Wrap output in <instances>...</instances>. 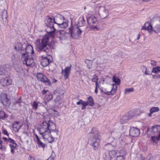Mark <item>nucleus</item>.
Listing matches in <instances>:
<instances>
[{
  "instance_id": "obj_35",
  "label": "nucleus",
  "mask_w": 160,
  "mask_h": 160,
  "mask_svg": "<svg viewBox=\"0 0 160 160\" xmlns=\"http://www.w3.org/2000/svg\"><path fill=\"white\" fill-rule=\"evenodd\" d=\"M88 102L89 103V105L90 106H92L94 104L93 99L91 97H89L88 100Z\"/></svg>"
},
{
  "instance_id": "obj_17",
  "label": "nucleus",
  "mask_w": 160,
  "mask_h": 160,
  "mask_svg": "<svg viewBox=\"0 0 160 160\" xmlns=\"http://www.w3.org/2000/svg\"><path fill=\"white\" fill-rule=\"evenodd\" d=\"M96 16L92 15L87 18V22L88 24L90 26H92L93 24L98 22V20Z\"/></svg>"
},
{
  "instance_id": "obj_2",
  "label": "nucleus",
  "mask_w": 160,
  "mask_h": 160,
  "mask_svg": "<svg viewBox=\"0 0 160 160\" xmlns=\"http://www.w3.org/2000/svg\"><path fill=\"white\" fill-rule=\"evenodd\" d=\"M49 36L48 35L44 36L41 39H38L35 43L38 51H40L41 53L45 52V54L49 52V49L47 47L48 42L49 40Z\"/></svg>"
},
{
  "instance_id": "obj_50",
  "label": "nucleus",
  "mask_w": 160,
  "mask_h": 160,
  "mask_svg": "<svg viewBox=\"0 0 160 160\" xmlns=\"http://www.w3.org/2000/svg\"><path fill=\"white\" fill-rule=\"evenodd\" d=\"M55 157L56 155L55 153L52 151L51 156L49 158H51L53 159V160H54V158H55Z\"/></svg>"
},
{
  "instance_id": "obj_41",
  "label": "nucleus",
  "mask_w": 160,
  "mask_h": 160,
  "mask_svg": "<svg viewBox=\"0 0 160 160\" xmlns=\"http://www.w3.org/2000/svg\"><path fill=\"white\" fill-rule=\"evenodd\" d=\"M5 114L4 112L2 111H0V119H4L6 118Z\"/></svg>"
},
{
  "instance_id": "obj_3",
  "label": "nucleus",
  "mask_w": 160,
  "mask_h": 160,
  "mask_svg": "<svg viewBox=\"0 0 160 160\" xmlns=\"http://www.w3.org/2000/svg\"><path fill=\"white\" fill-rule=\"evenodd\" d=\"M92 144L94 150L97 149L100 141V133L95 128H93L89 133Z\"/></svg>"
},
{
  "instance_id": "obj_14",
  "label": "nucleus",
  "mask_w": 160,
  "mask_h": 160,
  "mask_svg": "<svg viewBox=\"0 0 160 160\" xmlns=\"http://www.w3.org/2000/svg\"><path fill=\"white\" fill-rule=\"evenodd\" d=\"M37 78L38 80L45 82L47 85H49L51 83V81L41 73H38L37 74Z\"/></svg>"
},
{
  "instance_id": "obj_4",
  "label": "nucleus",
  "mask_w": 160,
  "mask_h": 160,
  "mask_svg": "<svg viewBox=\"0 0 160 160\" xmlns=\"http://www.w3.org/2000/svg\"><path fill=\"white\" fill-rule=\"evenodd\" d=\"M92 12L97 16H99L103 19L107 17L109 15V10L108 9L104 6L99 5L94 7Z\"/></svg>"
},
{
  "instance_id": "obj_52",
  "label": "nucleus",
  "mask_w": 160,
  "mask_h": 160,
  "mask_svg": "<svg viewBox=\"0 0 160 160\" xmlns=\"http://www.w3.org/2000/svg\"><path fill=\"white\" fill-rule=\"evenodd\" d=\"M95 92L96 93H98V88H99V87L98 86V83H96V84H95Z\"/></svg>"
},
{
  "instance_id": "obj_10",
  "label": "nucleus",
  "mask_w": 160,
  "mask_h": 160,
  "mask_svg": "<svg viewBox=\"0 0 160 160\" xmlns=\"http://www.w3.org/2000/svg\"><path fill=\"white\" fill-rule=\"evenodd\" d=\"M29 56H25L24 57L22 56V60L23 64H26L27 66H32L34 65V60L33 57L30 58Z\"/></svg>"
},
{
  "instance_id": "obj_62",
  "label": "nucleus",
  "mask_w": 160,
  "mask_h": 160,
  "mask_svg": "<svg viewBox=\"0 0 160 160\" xmlns=\"http://www.w3.org/2000/svg\"><path fill=\"white\" fill-rule=\"evenodd\" d=\"M49 47L52 49L53 48L54 46V45H53V43L52 42L51 44H50L49 45Z\"/></svg>"
},
{
  "instance_id": "obj_58",
  "label": "nucleus",
  "mask_w": 160,
  "mask_h": 160,
  "mask_svg": "<svg viewBox=\"0 0 160 160\" xmlns=\"http://www.w3.org/2000/svg\"><path fill=\"white\" fill-rule=\"evenodd\" d=\"M8 142L11 143L15 142V141L13 140L10 138H9L8 139Z\"/></svg>"
},
{
  "instance_id": "obj_33",
  "label": "nucleus",
  "mask_w": 160,
  "mask_h": 160,
  "mask_svg": "<svg viewBox=\"0 0 160 160\" xmlns=\"http://www.w3.org/2000/svg\"><path fill=\"white\" fill-rule=\"evenodd\" d=\"M133 91L134 89L133 88H127L125 89L124 93L125 94H127L131 92H133Z\"/></svg>"
},
{
  "instance_id": "obj_51",
  "label": "nucleus",
  "mask_w": 160,
  "mask_h": 160,
  "mask_svg": "<svg viewBox=\"0 0 160 160\" xmlns=\"http://www.w3.org/2000/svg\"><path fill=\"white\" fill-rule=\"evenodd\" d=\"M144 68L145 69V73L146 74L150 75L151 74V73H150V72H149L148 70H147L146 67L144 66Z\"/></svg>"
},
{
  "instance_id": "obj_43",
  "label": "nucleus",
  "mask_w": 160,
  "mask_h": 160,
  "mask_svg": "<svg viewBox=\"0 0 160 160\" xmlns=\"http://www.w3.org/2000/svg\"><path fill=\"white\" fill-rule=\"evenodd\" d=\"M61 100V98L59 96H57L56 98L54 100V101L56 103H58V104H60V101Z\"/></svg>"
},
{
  "instance_id": "obj_60",
  "label": "nucleus",
  "mask_w": 160,
  "mask_h": 160,
  "mask_svg": "<svg viewBox=\"0 0 160 160\" xmlns=\"http://www.w3.org/2000/svg\"><path fill=\"white\" fill-rule=\"evenodd\" d=\"M81 22L83 24L84 22H85V20L84 19V17L83 16L81 18Z\"/></svg>"
},
{
  "instance_id": "obj_1",
  "label": "nucleus",
  "mask_w": 160,
  "mask_h": 160,
  "mask_svg": "<svg viewBox=\"0 0 160 160\" xmlns=\"http://www.w3.org/2000/svg\"><path fill=\"white\" fill-rule=\"evenodd\" d=\"M64 17L60 15H58L55 17V19L52 17H49L47 19V27L46 31L49 35L52 37H54V31L55 29L54 27V22L55 23L58 25L60 27L63 28H66L68 26L67 22H64Z\"/></svg>"
},
{
  "instance_id": "obj_54",
  "label": "nucleus",
  "mask_w": 160,
  "mask_h": 160,
  "mask_svg": "<svg viewBox=\"0 0 160 160\" xmlns=\"http://www.w3.org/2000/svg\"><path fill=\"white\" fill-rule=\"evenodd\" d=\"M85 62H86V63H87L88 64H91V65L92 63V60H87L85 61Z\"/></svg>"
},
{
  "instance_id": "obj_27",
  "label": "nucleus",
  "mask_w": 160,
  "mask_h": 160,
  "mask_svg": "<svg viewBox=\"0 0 160 160\" xmlns=\"http://www.w3.org/2000/svg\"><path fill=\"white\" fill-rule=\"evenodd\" d=\"M8 66V65H6L1 66L0 68V75L5 74L7 72L6 68Z\"/></svg>"
},
{
  "instance_id": "obj_47",
  "label": "nucleus",
  "mask_w": 160,
  "mask_h": 160,
  "mask_svg": "<svg viewBox=\"0 0 160 160\" xmlns=\"http://www.w3.org/2000/svg\"><path fill=\"white\" fill-rule=\"evenodd\" d=\"M90 29L92 30H94V31H97L99 30L98 28L96 25L94 26H91Z\"/></svg>"
},
{
  "instance_id": "obj_15",
  "label": "nucleus",
  "mask_w": 160,
  "mask_h": 160,
  "mask_svg": "<svg viewBox=\"0 0 160 160\" xmlns=\"http://www.w3.org/2000/svg\"><path fill=\"white\" fill-rule=\"evenodd\" d=\"M67 33L63 30H58L56 32L54 35L58 38L60 40H63L66 38V35ZM54 37H53L54 38Z\"/></svg>"
},
{
  "instance_id": "obj_18",
  "label": "nucleus",
  "mask_w": 160,
  "mask_h": 160,
  "mask_svg": "<svg viewBox=\"0 0 160 160\" xmlns=\"http://www.w3.org/2000/svg\"><path fill=\"white\" fill-rule=\"evenodd\" d=\"M12 82V81L11 79L7 78H3L0 81V83L4 87L11 85Z\"/></svg>"
},
{
  "instance_id": "obj_13",
  "label": "nucleus",
  "mask_w": 160,
  "mask_h": 160,
  "mask_svg": "<svg viewBox=\"0 0 160 160\" xmlns=\"http://www.w3.org/2000/svg\"><path fill=\"white\" fill-rule=\"evenodd\" d=\"M40 134L42 135L43 138L46 142L51 143L54 140L53 138L49 132H46L43 133H40Z\"/></svg>"
},
{
  "instance_id": "obj_7",
  "label": "nucleus",
  "mask_w": 160,
  "mask_h": 160,
  "mask_svg": "<svg viewBox=\"0 0 160 160\" xmlns=\"http://www.w3.org/2000/svg\"><path fill=\"white\" fill-rule=\"evenodd\" d=\"M24 47L23 50H22L21 54L22 57H24L25 56H29V55H32L34 53V51L32 46L30 45L26 46L24 44Z\"/></svg>"
},
{
  "instance_id": "obj_56",
  "label": "nucleus",
  "mask_w": 160,
  "mask_h": 160,
  "mask_svg": "<svg viewBox=\"0 0 160 160\" xmlns=\"http://www.w3.org/2000/svg\"><path fill=\"white\" fill-rule=\"evenodd\" d=\"M104 79L103 78H102L101 79H100L99 82L100 83H102V84H103L104 82Z\"/></svg>"
},
{
  "instance_id": "obj_37",
  "label": "nucleus",
  "mask_w": 160,
  "mask_h": 160,
  "mask_svg": "<svg viewBox=\"0 0 160 160\" xmlns=\"http://www.w3.org/2000/svg\"><path fill=\"white\" fill-rule=\"evenodd\" d=\"M98 76H97L96 74H95L93 76V77L92 79V82H95V84H96V83H98Z\"/></svg>"
},
{
  "instance_id": "obj_49",
  "label": "nucleus",
  "mask_w": 160,
  "mask_h": 160,
  "mask_svg": "<svg viewBox=\"0 0 160 160\" xmlns=\"http://www.w3.org/2000/svg\"><path fill=\"white\" fill-rule=\"evenodd\" d=\"M17 57V54H13L12 56L11 57V58L12 61L13 62V61H15Z\"/></svg>"
},
{
  "instance_id": "obj_21",
  "label": "nucleus",
  "mask_w": 160,
  "mask_h": 160,
  "mask_svg": "<svg viewBox=\"0 0 160 160\" xmlns=\"http://www.w3.org/2000/svg\"><path fill=\"white\" fill-rule=\"evenodd\" d=\"M142 29L146 30L150 33H151L153 30L152 26L148 22H146L145 23L144 25L142 27Z\"/></svg>"
},
{
  "instance_id": "obj_42",
  "label": "nucleus",
  "mask_w": 160,
  "mask_h": 160,
  "mask_svg": "<svg viewBox=\"0 0 160 160\" xmlns=\"http://www.w3.org/2000/svg\"><path fill=\"white\" fill-rule=\"evenodd\" d=\"M2 12V18L3 19V17L4 16L5 18H7L8 17L7 11L4 9Z\"/></svg>"
},
{
  "instance_id": "obj_29",
  "label": "nucleus",
  "mask_w": 160,
  "mask_h": 160,
  "mask_svg": "<svg viewBox=\"0 0 160 160\" xmlns=\"http://www.w3.org/2000/svg\"><path fill=\"white\" fill-rule=\"evenodd\" d=\"M43 119L44 120V121L43 122H46L48 123L52 122L51 121L50 115L49 114L44 115L43 116Z\"/></svg>"
},
{
  "instance_id": "obj_34",
  "label": "nucleus",
  "mask_w": 160,
  "mask_h": 160,
  "mask_svg": "<svg viewBox=\"0 0 160 160\" xmlns=\"http://www.w3.org/2000/svg\"><path fill=\"white\" fill-rule=\"evenodd\" d=\"M57 93L59 95H62L64 93V91L62 89H58L55 91V93Z\"/></svg>"
},
{
  "instance_id": "obj_11",
  "label": "nucleus",
  "mask_w": 160,
  "mask_h": 160,
  "mask_svg": "<svg viewBox=\"0 0 160 160\" xmlns=\"http://www.w3.org/2000/svg\"><path fill=\"white\" fill-rule=\"evenodd\" d=\"M116 154L117 152L115 150L107 151L103 156L105 160H110L111 158L114 157Z\"/></svg>"
},
{
  "instance_id": "obj_19",
  "label": "nucleus",
  "mask_w": 160,
  "mask_h": 160,
  "mask_svg": "<svg viewBox=\"0 0 160 160\" xmlns=\"http://www.w3.org/2000/svg\"><path fill=\"white\" fill-rule=\"evenodd\" d=\"M1 101L3 105L7 106L9 104V101L6 94H2L1 96Z\"/></svg>"
},
{
  "instance_id": "obj_40",
  "label": "nucleus",
  "mask_w": 160,
  "mask_h": 160,
  "mask_svg": "<svg viewBox=\"0 0 160 160\" xmlns=\"http://www.w3.org/2000/svg\"><path fill=\"white\" fill-rule=\"evenodd\" d=\"M41 104V103L39 102H34L33 104H32V107L33 108L36 110L38 108V104Z\"/></svg>"
},
{
  "instance_id": "obj_61",
  "label": "nucleus",
  "mask_w": 160,
  "mask_h": 160,
  "mask_svg": "<svg viewBox=\"0 0 160 160\" xmlns=\"http://www.w3.org/2000/svg\"><path fill=\"white\" fill-rule=\"evenodd\" d=\"M83 101L81 99L79 100V101L77 102V104L78 105H79L80 104H81L82 105V103Z\"/></svg>"
},
{
  "instance_id": "obj_8",
  "label": "nucleus",
  "mask_w": 160,
  "mask_h": 160,
  "mask_svg": "<svg viewBox=\"0 0 160 160\" xmlns=\"http://www.w3.org/2000/svg\"><path fill=\"white\" fill-rule=\"evenodd\" d=\"M53 123V122L48 123L46 122H43L38 129L40 133H43L45 132L49 131L51 126Z\"/></svg>"
},
{
  "instance_id": "obj_24",
  "label": "nucleus",
  "mask_w": 160,
  "mask_h": 160,
  "mask_svg": "<svg viewBox=\"0 0 160 160\" xmlns=\"http://www.w3.org/2000/svg\"><path fill=\"white\" fill-rule=\"evenodd\" d=\"M160 139V133L158 135L152 136L151 137V142L155 144H157Z\"/></svg>"
},
{
  "instance_id": "obj_44",
  "label": "nucleus",
  "mask_w": 160,
  "mask_h": 160,
  "mask_svg": "<svg viewBox=\"0 0 160 160\" xmlns=\"http://www.w3.org/2000/svg\"><path fill=\"white\" fill-rule=\"evenodd\" d=\"M133 117V116L132 115H129L128 116H124L123 117V119L124 120H129L132 119Z\"/></svg>"
},
{
  "instance_id": "obj_9",
  "label": "nucleus",
  "mask_w": 160,
  "mask_h": 160,
  "mask_svg": "<svg viewBox=\"0 0 160 160\" xmlns=\"http://www.w3.org/2000/svg\"><path fill=\"white\" fill-rule=\"evenodd\" d=\"M160 126L156 125L153 126L151 128H148L147 132L148 134H154L155 135H158L160 133Z\"/></svg>"
},
{
  "instance_id": "obj_31",
  "label": "nucleus",
  "mask_w": 160,
  "mask_h": 160,
  "mask_svg": "<svg viewBox=\"0 0 160 160\" xmlns=\"http://www.w3.org/2000/svg\"><path fill=\"white\" fill-rule=\"evenodd\" d=\"M153 31L157 33L160 32V24H157L153 28Z\"/></svg>"
},
{
  "instance_id": "obj_6",
  "label": "nucleus",
  "mask_w": 160,
  "mask_h": 160,
  "mask_svg": "<svg viewBox=\"0 0 160 160\" xmlns=\"http://www.w3.org/2000/svg\"><path fill=\"white\" fill-rule=\"evenodd\" d=\"M117 89V86L115 84H113L112 86H108L107 88L105 89L103 88H100L102 92H103L105 94L108 95L114 94L115 93Z\"/></svg>"
},
{
  "instance_id": "obj_46",
  "label": "nucleus",
  "mask_w": 160,
  "mask_h": 160,
  "mask_svg": "<svg viewBox=\"0 0 160 160\" xmlns=\"http://www.w3.org/2000/svg\"><path fill=\"white\" fill-rule=\"evenodd\" d=\"M9 145L11 148L16 149L17 147V144L16 143L14 142L11 143Z\"/></svg>"
},
{
  "instance_id": "obj_36",
  "label": "nucleus",
  "mask_w": 160,
  "mask_h": 160,
  "mask_svg": "<svg viewBox=\"0 0 160 160\" xmlns=\"http://www.w3.org/2000/svg\"><path fill=\"white\" fill-rule=\"evenodd\" d=\"M159 109L158 107H153L150 110V114H149V116H151V114L153 113L158 112L159 111Z\"/></svg>"
},
{
  "instance_id": "obj_39",
  "label": "nucleus",
  "mask_w": 160,
  "mask_h": 160,
  "mask_svg": "<svg viewBox=\"0 0 160 160\" xmlns=\"http://www.w3.org/2000/svg\"><path fill=\"white\" fill-rule=\"evenodd\" d=\"M37 142L39 147L42 148H44L45 147L46 144L42 142L40 140L37 141Z\"/></svg>"
},
{
  "instance_id": "obj_53",
  "label": "nucleus",
  "mask_w": 160,
  "mask_h": 160,
  "mask_svg": "<svg viewBox=\"0 0 160 160\" xmlns=\"http://www.w3.org/2000/svg\"><path fill=\"white\" fill-rule=\"evenodd\" d=\"M88 105H89V103L88 102V101L87 102H85L83 101L82 103V105H85L86 106Z\"/></svg>"
},
{
  "instance_id": "obj_16",
  "label": "nucleus",
  "mask_w": 160,
  "mask_h": 160,
  "mask_svg": "<svg viewBox=\"0 0 160 160\" xmlns=\"http://www.w3.org/2000/svg\"><path fill=\"white\" fill-rule=\"evenodd\" d=\"M140 134L139 130L135 127L131 128L129 130V134L132 137H137Z\"/></svg>"
},
{
  "instance_id": "obj_5",
  "label": "nucleus",
  "mask_w": 160,
  "mask_h": 160,
  "mask_svg": "<svg viewBox=\"0 0 160 160\" xmlns=\"http://www.w3.org/2000/svg\"><path fill=\"white\" fill-rule=\"evenodd\" d=\"M82 27L81 26H71L69 28V32L71 37L75 39L79 38L81 36V33L82 31Z\"/></svg>"
},
{
  "instance_id": "obj_55",
  "label": "nucleus",
  "mask_w": 160,
  "mask_h": 160,
  "mask_svg": "<svg viewBox=\"0 0 160 160\" xmlns=\"http://www.w3.org/2000/svg\"><path fill=\"white\" fill-rule=\"evenodd\" d=\"M2 132L5 135L8 136V133L7 131L5 130V129H3L2 130Z\"/></svg>"
},
{
  "instance_id": "obj_12",
  "label": "nucleus",
  "mask_w": 160,
  "mask_h": 160,
  "mask_svg": "<svg viewBox=\"0 0 160 160\" xmlns=\"http://www.w3.org/2000/svg\"><path fill=\"white\" fill-rule=\"evenodd\" d=\"M49 132L53 138V139L57 138L58 136V130L56 129V125L54 123L52 124L51 126Z\"/></svg>"
},
{
  "instance_id": "obj_64",
  "label": "nucleus",
  "mask_w": 160,
  "mask_h": 160,
  "mask_svg": "<svg viewBox=\"0 0 160 160\" xmlns=\"http://www.w3.org/2000/svg\"><path fill=\"white\" fill-rule=\"evenodd\" d=\"M35 137H36V139H37V142L40 140L38 137L37 134L35 135Z\"/></svg>"
},
{
  "instance_id": "obj_38",
  "label": "nucleus",
  "mask_w": 160,
  "mask_h": 160,
  "mask_svg": "<svg viewBox=\"0 0 160 160\" xmlns=\"http://www.w3.org/2000/svg\"><path fill=\"white\" fill-rule=\"evenodd\" d=\"M152 72L155 73L160 72V67L154 68L152 70Z\"/></svg>"
},
{
  "instance_id": "obj_45",
  "label": "nucleus",
  "mask_w": 160,
  "mask_h": 160,
  "mask_svg": "<svg viewBox=\"0 0 160 160\" xmlns=\"http://www.w3.org/2000/svg\"><path fill=\"white\" fill-rule=\"evenodd\" d=\"M127 137V136L125 135L124 134H121V136L120 138H119V140H121L122 141H124L125 139V138Z\"/></svg>"
},
{
  "instance_id": "obj_57",
  "label": "nucleus",
  "mask_w": 160,
  "mask_h": 160,
  "mask_svg": "<svg viewBox=\"0 0 160 160\" xmlns=\"http://www.w3.org/2000/svg\"><path fill=\"white\" fill-rule=\"evenodd\" d=\"M54 114L55 117H57L59 116V113L58 112L55 110L54 111Z\"/></svg>"
},
{
  "instance_id": "obj_23",
  "label": "nucleus",
  "mask_w": 160,
  "mask_h": 160,
  "mask_svg": "<svg viewBox=\"0 0 160 160\" xmlns=\"http://www.w3.org/2000/svg\"><path fill=\"white\" fill-rule=\"evenodd\" d=\"M22 126L21 122H15L13 124L12 127L13 130L15 132H18L20 128Z\"/></svg>"
},
{
  "instance_id": "obj_63",
  "label": "nucleus",
  "mask_w": 160,
  "mask_h": 160,
  "mask_svg": "<svg viewBox=\"0 0 160 160\" xmlns=\"http://www.w3.org/2000/svg\"><path fill=\"white\" fill-rule=\"evenodd\" d=\"M155 78H160V75L158 74L154 77Z\"/></svg>"
},
{
  "instance_id": "obj_28",
  "label": "nucleus",
  "mask_w": 160,
  "mask_h": 160,
  "mask_svg": "<svg viewBox=\"0 0 160 160\" xmlns=\"http://www.w3.org/2000/svg\"><path fill=\"white\" fill-rule=\"evenodd\" d=\"M52 95L49 93H47L45 96V99L47 100L48 102L52 100Z\"/></svg>"
},
{
  "instance_id": "obj_32",
  "label": "nucleus",
  "mask_w": 160,
  "mask_h": 160,
  "mask_svg": "<svg viewBox=\"0 0 160 160\" xmlns=\"http://www.w3.org/2000/svg\"><path fill=\"white\" fill-rule=\"evenodd\" d=\"M112 81L113 82L117 83V85H119L120 83V80L118 77L116 76H113L112 78Z\"/></svg>"
},
{
  "instance_id": "obj_20",
  "label": "nucleus",
  "mask_w": 160,
  "mask_h": 160,
  "mask_svg": "<svg viewBox=\"0 0 160 160\" xmlns=\"http://www.w3.org/2000/svg\"><path fill=\"white\" fill-rule=\"evenodd\" d=\"M71 65L69 67H66L64 69H62V73H63L65 79H66L69 75Z\"/></svg>"
},
{
  "instance_id": "obj_25",
  "label": "nucleus",
  "mask_w": 160,
  "mask_h": 160,
  "mask_svg": "<svg viewBox=\"0 0 160 160\" xmlns=\"http://www.w3.org/2000/svg\"><path fill=\"white\" fill-rule=\"evenodd\" d=\"M24 44H22L21 43L18 42L15 45V49L19 51L20 53H21V51L22 50H23L24 49Z\"/></svg>"
},
{
  "instance_id": "obj_26",
  "label": "nucleus",
  "mask_w": 160,
  "mask_h": 160,
  "mask_svg": "<svg viewBox=\"0 0 160 160\" xmlns=\"http://www.w3.org/2000/svg\"><path fill=\"white\" fill-rule=\"evenodd\" d=\"M116 147L115 145H113V143H108L105 145V148L107 149V151L112 150L115 147Z\"/></svg>"
},
{
  "instance_id": "obj_22",
  "label": "nucleus",
  "mask_w": 160,
  "mask_h": 160,
  "mask_svg": "<svg viewBox=\"0 0 160 160\" xmlns=\"http://www.w3.org/2000/svg\"><path fill=\"white\" fill-rule=\"evenodd\" d=\"M49 57L50 56H49L48 57H45L42 59L41 61V64L42 67L47 66L51 62V61L48 58V57Z\"/></svg>"
},
{
  "instance_id": "obj_59",
  "label": "nucleus",
  "mask_w": 160,
  "mask_h": 160,
  "mask_svg": "<svg viewBox=\"0 0 160 160\" xmlns=\"http://www.w3.org/2000/svg\"><path fill=\"white\" fill-rule=\"evenodd\" d=\"M151 64L153 66H155L156 64V62L154 60H151Z\"/></svg>"
},
{
  "instance_id": "obj_30",
  "label": "nucleus",
  "mask_w": 160,
  "mask_h": 160,
  "mask_svg": "<svg viewBox=\"0 0 160 160\" xmlns=\"http://www.w3.org/2000/svg\"><path fill=\"white\" fill-rule=\"evenodd\" d=\"M22 103L23 102L21 100V98L20 97L14 102V104L16 106L18 105L19 106L21 107L22 105Z\"/></svg>"
},
{
  "instance_id": "obj_48",
  "label": "nucleus",
  "mask_w": 160,
  "mask_h": 160,
  "mask_svg": "<svg viewBox=\"0 0 160 160\" xmlns=\"http://www.w3.org/2000/svg\"><path fill=\"white\" fill-rule=\"evenodd\" d=\"M114 160H124V159L122 156H117Z\"/></svg>"
}]
</instances>
